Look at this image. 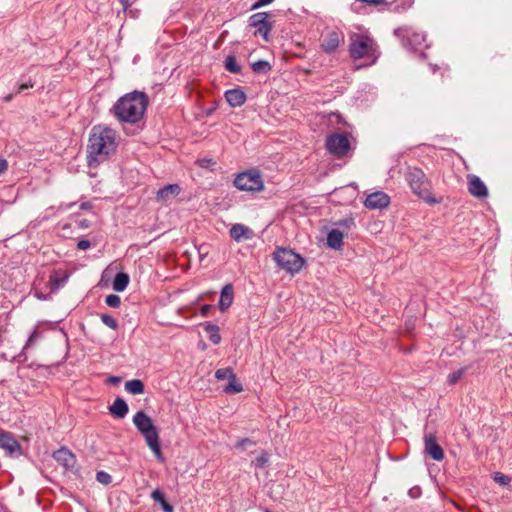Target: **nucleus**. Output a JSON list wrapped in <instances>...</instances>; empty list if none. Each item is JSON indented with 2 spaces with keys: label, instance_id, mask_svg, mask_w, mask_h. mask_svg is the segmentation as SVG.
<instances>
[{
  "label": "nucleus",
  "instance_id": "obj_1",
  "mask_svg": "<svg viewBox=\"0 0 512 512\" xmlns=\"http://www.w3.org/2000/svg\"><path fill=\"white\" fill-rule=\"evenodd\" d=\"M116 147V132L113 129L103 126L93 127L89 137L88 165L97 167L115 152Z\"/></svg>",
  "mask_w": 512,
  "mask_h": 512
},
{
  "label": "nucleus",
  "instance_id": "obj_2",
  "mask_svg": "<svg viewBox=\"0 0 512 512\" xmlns=\"http://www.w3.org/2000/svg\"><path fill=\"white\" fill-rule=\"evenodd\" d=\"M148 96L144 92L133 91L119 98L112 107V113L121 123L139 122L147 109Z\"/></svg>",
  "mask_w": 512,
  "mask_h": 512
},
{
  "label": "nucleus",
  "instance_id": "obj_3",
  "mask_svg": "<svg viewBox=\"0 0 512 512\" xmlns=\"http://www.w3.org/2000/svg\"><path fill=\"white\" fill-rule=\"evenodd\" d=\"M349 53L355 60H366L365 66L374 64L380 55L375 40L363 33H353L350 36Z\"/></svg>",
  "mask_w": 512,
  "mask_h": 512
},
{
  "label": "nucleus",
  "instance_id": "obj_4",
  "mask_svg": "<svg viewBox=\"0 0 512 512\" xmlns=\"http://www.w3.org/2000/svg\"><path fill=\"white\" fill-rule=\"evenodd\" d=\"M133 423L137 430L144 437L146 444L159 461H163V454L160 446L159 433L152 419L143 411H138L133 416Z\"/></svg>",
  "mask_w": 512,
  "mask_h": 512
},
{
  "label": "nucleus",
  "instance_id": "obj_5",
  "mask_svg": "<svg viewBox=\"0 0 512 512\" xmlns=\"http://www.w3.org/2000/svg\"><path fill=\"white\" fill-rule=\"evenodd\" d=\"M405 179L413 193L418 197L430 204L438 203V201L432 197L431 183L421 169L409 167L405 173Z\"/></svg>",
  "mask_w": 512,
  "mask_h": 512
},
{
  "label": "nucleus",
  "instance_id": "obj_6",
  "mask_svg": "<svg viewBox=\"0 0 512 512\" xmlns=\"http://www.w3.org/2000/svg\"><path fill=\"white\" fill-rule=\"evenodd\" d=\"M273 259L281 269L291 274L298 273L304 265V259L287 248H277L273 253Z\"/></svg>",
  "mask_w": 512,
  "mask_h": 512
},
{
  "label": "nucleus",
  "instance_id": "obj_7",
  "mask_svg": "<svg viewBox=\"0 0 512 512\" xmlns=\"http://www.w3.org/2000/svg\"><path fill=\"white\" fill-rule=\"evenodd\" d=\"M235 186L242 191H260L263 189L261 175L257 171L240 173L234 180Z\"/></svg>",
  "mask_w": 512,
  "mask_h": 512
},
{
  "label": "nucleus",
  "instance_id": "obj_8",
  "mask_svg": "<svg viewBox=\"0 0 512 512\" xmlns=\"http://www.w3.org/2000/svg\"><path fill=\"white\" fill-rule=\"evenodd\" d=\"M326 147L333 155L342 157L350 149V142L346 135L336 133L327 138Z\"/></svg>",
  "mask_w": 512,
  "mask_h": 512
},
{
  "label": "nucleus",
  "instance_id": "obj_9",
  "mask_svg": "<svg viewBox=\"0 0 512 512\" xmlns=\"http://www.w3.org/2000/svg\"><path fill=\"white\" fill-rule=\"evenodd\" d=\"M268 17V13L260 12L251 15L249 18L250 26L256 28L255 34L261 35L266 41L268 40V34L272 29V25L269 23Z\"/></svg>",
  "mask_w": 512,
  "mask_h": 512
},
{
  "label": "nucleus",
  "instance_id": "obj_10",
  "mask_svg": "<svg viewBox=\"0 0 512 512\" xmlns=\"http://www.w3.org/2000/svg\"><path fill=\"white\" fill-rule=\"evenodd\" d=\"M424 452L435 461H441L444 458V451L441 446L437 444L436 437L433 433H426L424 435Z\"/></svg>",
  "mask_w": 512,
  "mask_h": 512
},
{
  "label": "nucleus",
  "instance_id": "obj_11",
  "mask_svg": "<svg viewBox=\"0 0 512 512\" xmlns=\"http://www.w3.org/2000/svg\"><path fill=\"white\" fill-rule=\"evenodd\" d=\"M343 42L344 34L341 31L333 30L324 36L321 42V48L326 53H333Z\"/></svg>",
  "mask_w": 512,
  "mask_h": 512
},
{
  "label": "nucleus",
  "instance_id": "obj_12",
  "mask_svg": "<svg viewBox=\"0 0 512 512\" xmlns=\"http://www.w3.org/2000/svg\"><path fill=\"white\" fill-rule=\"evenodd\" d=\"M426 36L422 32L413 30L411 28L405 29L403 34V45L407 48L418 49L425 46Z\"/></svg>",
  "mask_w": 512,
  "mask_h": 512
},
{
  "label": "nucleus",
  "instance_id": "obj_13",
  "mask_svg": "<svg viewBox=\"0 0 512 512\" xmlns=\"http://www.w3.org/2000/svg\"><path fill=\"white\" fill-rule=\"evenodd\" d=\"M467 186L472 196L479 199L488 197V188L478 176L469 174L467 176Z\"/></svg>",
  "mask_w": 512,
  "mask_h": 512
},
{
  "label": "nucleus",
  "instance_id": "obj_14",
  "mask_svg": "<svg viewBox=\"0 0 512 512\" xmlns=\"http://www.w3.org/2000/svg\"><path fill=\"white\" fill-rule=\"evenodd\" d=\"M389 203L390 197L382 191H377L367 196L364 205L368 209H382L386 208Z\"/></svg>",
  "mask_w": 512,
  "mask_h": 512
},
{
  "label": "nucleus",
  "instance_id": "obj_15",
  "mask_svg": "<svg viewBox=\"0 0 512 512\" xmlns=\"http://www.w3.org/2000/svg\"><path fill=\"white\" fill-rule=\"evenodd\" d=\"M0 447L10 456L21 454L20 444L10 433L5 431H0Z\"/></svg>",
  "mask_w": 512,
  "mask_h": 512
},
{
  "label": "nucleus",
  "instance_id": "obj_16",
  "mask_svg": "<svg viewBox=\"0 0 512 512\" xmlns=\"http://www.w3.org/2000/svg\"><path fill=\"white\" fill-rule=\"evenodd\" d=\"M53 458L65 469H72L76 464L75 455L67 448L62 447L53 453Z\"/></svg>",
  "mask_w": 512,
  "mask_h": 512
},
{
  "label": "nucleus",
  "instance_id": "obj_17",
  "mask_svg": "<svg viewBox=\"0 0 512 512\" xmlns=\"http://www.w3.org/2000/svg\"><path fill=\"white\" fill-rule=\"evenodd\" d=\"M180 192L181 188L178 184H169L157 191L156 200L159 202H168L178 196Z\"/></svg>",
  "mask_w": 512,
  "mask_h": 512
},
{
  "label": "nucleus",
  "instance_id": "obj_18",
  "mask_svg": "<svg viewBox=\"0 0 512 512\" xmlns=\"http://www.w3.org/2000/svg\"><path fill=\"white\" fill-rule=\"evenodd\" d=\"M226 101L232 107H240L246 101V94L241 89H230L225 93Z\"/></svg>",
  "mask_w": 512,
  "mask_h": 512
},
{
  "label": "nucleus",
  "instance_id": "obj_19",
  "mask_svg": "<svg viewBox=\"0 0 512 512\" xmlns=\"http://www.w3.org/2000/svg\"><path fill=\"white\" fill-rule=\"evenodd\" d=\"M233 302V287L231 284L225 285L221 290L219 308L222 311L228 309Z\"/></svg>",
  "mask_w": 512,
  "mask_h": 512
},
{
  "label": "nucleus",
  "instance_id": "obj_20",
  "mask_svg": "<svg viewBox=\"0 0 512 512\" xmlns=\"http://www.w3.org/2000/svg\"><path fill=\"white\" fill-rule=\"evenodd\" d=\"M251 230L243 224H234L230 228V236L235 241L239 242L242 239H248L251 237Z\"/></svg>",
  "mask_w": 512,
  "mask_h": 512
},
{
  "label": "nucleus",
  "instance_id": "obj_21",
  "mask_svg": "<svg viewBox=\"0 0 512 512\" xmlns=\"http://www.w3.org/2000/svg\"><path fill=\"white\" fill-rule=\"evenodd\" d=\"M109 411L115 418L122 419L128 413V405L122 398H116Z\"/></svg>",
  "mask_w": 512,
  "mask_h": 512
},
{
  "label": "nucleus",
  "instance_id": "obj_22",
  "mask_svg": "<svg viewBox=\"0 0 512 512\" xmlns=\"http://www.w3.org/2000/svg\"><path fill=\"white\" fill-rule=\"evenodd\" d=\"M343 244V233L338 229H332L327 236L328 247L338 250Z\"/></svg>",
  "mask_w": 512,
  "mask_h": 512
},
{
  "label": "nucleus",
  "instance_id": "obj_23",
  "mask_svg": "<svg viewBox=\"0 0 512 512\" xmlns=\"http://www.w3.org/2000/svg\"><path fill=\"white\" fill-rule=\"evenodd\" d=\"M129 284V276L126 273H117L113 281V289L116 292L124 291Z\"/></svg>",
  "mask_w": 512,
  "mask_h": 512
},
{
  "label": "nucleus",
  "instance_id": "obj_24",
  "mask_svg": "<svg viewBox=\"0 0 512 512\" xmlns=\"http://www.w3.org/2000/svg\"><path fill=\"white\" fill-rule=\"evenodd\" d=\"M125 390L133 395L142 394L144 392V384L139 379H133L125 383Z\"/></svg>",
  "mask_w": 512,
  "mask_h": 512
},
{
  "label": "nucleus",
  "instance_id": "obj_25",
  "mask_svg": "<svg viewBox=\"0 0 512 512\" xmlns=\"http://www.w3.org/2000/svg\"><path fill=\"white\" fill-rule=\"evenodd\" d=\"M151 496L155 502H158L161 504L164 512H173V506L170 505L165 500L164 494L160 490H158V489L154 490L152 492Z\"/></svg>",
  "mask_w": 512,
  "mask_h": 512
},
{
  "label": "nucleus",
  "instance_id": "obj_26",
  "mask_svg": "<svg viewBox=\"0 0 512 512\" xmlns=\"http://www.w3.org/2000/svg\"><path fill=\"white\" fill-rule=\"evenodd\" d=\"M228 384L224 387L226 393H240L243 391L242 384L236 379V375L233 373V378L228 379Z\"/></svg>",
  "mask_w": 512,
  "mask_h": 512
},
{
  "label": "nucleus",
  "instance_id": "obj_27",
  "mask_svg": "<svg viewBox=\"0 0 512 512\" xmlns=\"http://www.w3.org/2000/svg\"><path fill=\"white\" fill-rule=\"evenodd\" d=\"M251 68L255 73L266 74L271 70V65L268 61L259 60L252 63Z\"/></svg>",
  "mask_w": 512,
  "mask_h": 512
},
{
  "label": "nucleus",
  "instance_id": "obj_28",
  "mask_svg": "<svg viewBox=\"0 0 512 512\" xmlns=\"http://www.w3.org/2000/svg\"><path fill=\"white\" fill-rule=\"evenodd\" d=\"M224 65L231 73H239L241 71V66L237 63L236 58L233 55L226 57Z\"/></svg>",
  "mask_w": 512,
  "mask_h": 512
},
{
  "label": "nucleus",
  "instance_id": "obj_29",
  "mask_svg": "<svg viewBox=\"0 0 512 512\" xmlns=\"http://www.w3.org/2000/svg\"><path fill=\"white\" fill-rule=\"evenodd\" d=\"M205 330L209 333V339L214 343L218 344L221 341V336L219 334V328L216 325L208 324L205 327Z\"/></svg>",
  "mask_w": 512,
  "mask_h": 512
},
{
  "label": "nucleus",
  "instance_id": "obj_30",
  "mask_svg": "<svg viewBox=\"0 0 512 512\" xmlns=\"http://www.w3.org/2000/svg\"><path fill=\"white\" fill-rule=\"evenodd\" d=\"M465 368H460L452 373H450L447 377V382L450 385L456 384L464 375Z\"/></svg>",
  "mask_w": 512,
  "mask_h": 512
},
{
  "label": "nucleus",
  "instance_id": "obj_31",
  "mask_svg": "<svg viewBox=\"0 0 512 512\" xmlns=\"http://www.w3.org/2000/svg\"><path fill=\"white\" fill-rule=\"evenodd\" d=\"M42 337V333L38 330V329H35L32 334L29 336L24 348H23V352L25 350H27L28 348L32 347L34 345L35 342H37L38 340H40V338Z\"/></svg>",
  "mask_w": 512,
  "mask_h": 512
},
{
  "label": "nucleus",
  "instance_id": "obj_32",
  "mask_svg": "<svg viewBox=\"0 0 512 512\" xmlns=\"http://www.w3.org/2000/svg\"><path fill=\"white\" fill-rule=\"evenodd\" d=\"M215 377L218 379V380H224V379H229V378H233V371L231 368H222V369H218L216 372H215Z\"/></svg>",
  "mask_w": 512,
  "mask_h": 512
},
{
  "label": "nucleus",
  "instance_id": "obj_33",
  "mask_svg": "<svg viewBox=\"0 0 512 512\" xmlns=\"http://www.w3.org/2000/svg\"><path fill=\"white\" fill-rule=\"evenodd\" d=\"M101 320L102 322L108 326L109 328L113 329V330H116L118 328V323L117 321L111 316V315H108V314H102L101 315Z\"/></svg>",
  "mask_w": 512,
  "mask_h": 512
},
{
  "label": "nucleus",
  "instance_id": "obj_34",
  "mask_svg": "<svg viewBox=\"0 0 512 512\" xmlns=\"http://www.w3.org/2000/svg\"><path fill=\"white\" fill-rule=\"evenodd\" d=\"M105 303L109 307L117 308L120 305V303H121L120 297L115 295V294H110V295L106 296Z\"/></svg>",
  "mask_w": 512,
  "mask_h": 512
},
{
  "label": "nucleus",
  "instance_id": "obj_35",
  "mask_svg": "<svg viewBox=\"0 0 512 512\" xmlns=\"http://www.w3.org/2000/svg\"><path fill=\"white\" fill-rule=\"evenodd\" d=\"M493 479L496 483H498L500 485H507L511 480L510 477H508L507 475H504L503 473H500V472L494 473Z\"/></svg>",
  "mask_w": 512,
  "mask_h": 512
},
{
  "label": "nucleus",
  "instance_id": "obj_36",
  "mask_svg": "<svg viewBox=\"0 0 512 512\" xmlns=\"http://www.w3.org/2000/svg\"><path fill=\"white\" fill-rule=\"evenodd\" d=\"M96 479L102 483V484H109L111 482V476L104 472V471H99L97 474H96Z\"/></svg>",
  "mask_w": 512,
  "mask_h": 512
},
{
  "label": "nucleus",
  "instance_id": "obj_37",
  "mask_svg": "<svg viewBox=\"0 0 512 512\" xmlns=\"http://www.w3.org/2000/svg\"><path fill=\"white\" fill-rule=\"evenodd\" d=\"M66 278H67V277H66V276H64L63 278H61V279H60V278L58 277V274H57V273H54V274H53V275H51V277H50V283H51L54 287L58 288L59 286H61V285H63V284H64V282L66 281Z\"/></svg>",
  "mask_w": 512,
  "mask_h": 512
},
{
  "label": "nucleus",
  "instance_id": "obj_38",
  "mask_svg": "<svg viewBox=\"0 0 512 512\" xmlns=\"http://www.w3.org/2000/svg\"><path fill=\"white\" fill-rule=\"evenodd\" d=\"M255 443L249 439V438H244V439H241L239 440L237 443H236V447L237 448H240V449H244L247 445H254Z\"/></svg>",
  "mask_w": 512,
  "mask_h": 512
},
{
  "label": "nucleus",
  "instance_id": "obj_39",
  "mask_svg": "<svg viewBox=\"0 0 512 512\" xmlns=\"http://www.w3.org/2000/svg\"><path fill=\"white\" fill-rule=\"evenodd\" d=\"M255 461L258 466L263 467L268 463V456L266 453H262Z\"/></svg>",
  "mask_w": 512,
  "mask_h": 512
},
{
  "label": "nucleus",
  "instance_id": "obj_40",
  "mask_svg": "<svg viewBox=\"0 0 512 512\" xmlns=\"http://www.w3.org/2000/svg\"><path fill=\"white\" fill-rule=\"evenodd\" d=\"M340 226H344L347 229H350L352 226H354V220L352 218L342 220L338 223Z\"/></svg>",
  "mask_w": 512,
  "mask_h": 512
},
{
  "label": "nucleus",
  "instance_id": "obj_41",
  "mask_svg": "<svg viewBox=\"0 0 512 512\" xmlns=\"http://www.w3.org/2000/svg\"><path fill=\"white\" fill-rule=\"evenodd\" d=\"M90 246H91V244H90V241H88V240H80V241L77 243V248H78L79 250H86V249H88Z\"/></svg>",
  "mask_w": 512,
  "mask_h": 512
},
{
  "label": "nucleus",
  "instance_id": "obj_42",
  "mask_svg": "<svg viewBox=\"0 0 512 512\" xmlns=\"http://www.w3.org/2000/svg\"><path fill=\"white\" fill-rule=\"evenodd\" d=\"M274 0H258L254 5H253V9H257L259 7H262V6H265V5H268L270 4L271 2H273Z\"/></svg>",
  "mask_w": 512,
  "mask_h": 512
},
{
  "label": "nucleus",
  "instance_id": "obj_43",
  "mask_svg": "<svg viewBox=\"0 0 512 512\" xmlns=\"http://www.w3.org/2000/svg\"><path fill=\"white\" fill-rule=\"evenodd\" d=\"M8 168V162L6 159L0 157V174L5 172Z\"/></svg>",
  "mask_w": 512,
  "mask_h": 512
},
{
  "label": "nucleus",
  "instance_id": "obj_44",
  "mask_svg": "<svg viewBox=\"0 0 512 512\" xmlns=\"http://www.w3.org/2000/svg\"><path fill=\"white\" fill-rule=\"evenodd\" d=\"M32 87H33V83L31 81H29L28 83H25V84H21L18 87L17 93H21L23 90L32 88Z\"/></svg>",
  "mask_w": 512,
  "mask_h": 512
},
{
  "label": "nucleus",
  "instance_id": "obj_45",
  "mask_svg": "<svg viewBox=\"0 0 512 512\" xmlns=\"http://www.w3.org/2000/svg\"><path fill=\"white\" fill-rule=\"evenodd\" d=\"M120 2V4L122 5V9L124 12H126L128 10V8L130 7V2L129 0H118Z\"/></svg>",
  "mask_w": 512,
  "mask_h": 512
},
{
  "label": "nucleus",
  "instance_id": "obj_46",
  "mask_svg": "<svg viewBox=\"0 0 512 512\" xmlns=\"http://www.w3.org/2000/svg\"><path fill=\"white\" fill-rule=\"evenodd\" d=\"M211 309V305H204L202 308H201V313L202 315H207V313L209 312V310Z\"/></svg>",
  "mask_w": 512,
  "mask_h": 512
},
{
  "label": "nucleus",
  "instance_id": "obj_47",
  "mask_svg": "<svg viewBox=\"0 0 512 512\" xmlns=\"http://www.w3.org/2000/svg\"><path fill=\"white\" fill-rule=\"evenodd\" d=\"M80 208L84 209V210L90 209L91 204L89 202H83V203H81Z\"/></svg>",
  "mask_w": 512,
  "mask_h": 512
},
{
  "label": "nucleus",
  "instance_id": "obj_48",
  "mask_svg": "<svg viewBox=\"0 0 512 512\" xmlns=\"http://www.w3.org/2000/svg\"><path fill=\"white\" fill-rule=\"evenodd\" d=\"M109 380L112 383H119L120 382V378H118V377H111Z\"/></svg>",
  "mask_w": 512,
  "mask_h": 512
},
{
  "label": "nucleus",
  "instance_id": "obj_49",
  "mask_svg": "<svg viewBox=\"0 0 512 512\" xmlns=\"http://www.w3.org/2000/svg\"><path fill=\"white\" fill-rule=\"evenodd\" d=\"M80 225H81V227H87L88 226L87 220L81 221Z\"/></svg>",
  "mask_w": 512,
  "mask_h": 512
},
{
  "label": "nucleus",
  "instance_id": "obj_50",
  "mask_svg": "<svg viewBox=\"0 0 512 512\" xmlns=\"http://www.w3.org/2000/svg\"><path fill=\"white\" fill-rule=\"evenodd\" d=\"M4 99H5V101H10L12 99V95H8Z\"/></svg>",
  "mask_w": 512,
  "mask_h": 512
},
{
  "label": "nucleus",
  "instance_id": "obj_51",
  "mask_svg": "<svg viewBox=\"0 0 512 512\" xmlns=\"http://www.w3.org/2000/svg\"><path fill=\"white\" fill-rule=\"evenodd\" d=\"M129 13L134 17L135 14L132 12V10H129Z\"/></svg>",
  "mask_w": 512,
  "mask_h": 512
}]
</instances>
